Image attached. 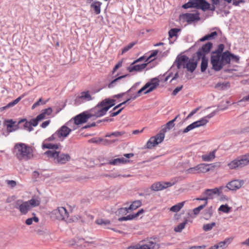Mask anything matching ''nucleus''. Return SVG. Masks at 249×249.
Instances as JSON below:
<instances>
[{
    "label": "nucleus",
    "mask_w": 249,
    "mask_h": 249,
    "mask_svg": "<svg viewBox=\"0 0 249 249\" xmlns=\"http://www.w3.org/2000/svg\"><path fill=\"white\" fill-rule=\"evenodd\" d=\"M115 104V100L106 98L99 102L95 107L88 110L91 118L93 119L105 115L110 108Z\"/></svg>",
    "instance_id": "f257e3e1"
},
{
    "label": "nucleus",
    "mask_w": 249,
    "mask_h": 249,
    "mask_svg": "<svg viewBox=\"0 0 249 249\" xmlns=\"http://www.w3.org/2000/svg\"><path fill=\"white\" fill-rule=\"evenodd\" d=\"M14 152L18 160H28L33 157L32 147L24 143H17L14 147Z\"/></svg>",
    "instance_id": "f03ea898"
},
{
    "label": "nucleus",
    "mask_w": 249,
    "mask_h": 249,
    "mask_svg": "<svg viewBox=\"0 0 249 249\" xmlns=\"http://www.w3.org/2000/svg\"><path fill=\"white\" fill-rule=\"evenodd\" d=\"M175 126V124L173 123V121H169L166 124L161 130L155 136L151 137L146 142L145 146V148L151 149L160 143L164 140L165 137V133L167 131V129H171Z\"/></svg>",
    "instance_id": "7ed1b4c3"
},
{
    "label": "nucleus",
    "mask_w": 249,
    "mask_h": 249,
    "mask_svg": "<svg viewBox=\"0 0 249 249\" xmlns=\"http://www.w3.org/2000/svg\"><path fill=\"white\" fill-rule=\"evenodd\" d=\"M229 60L228 55L225 52L222 55L211 53L210 63L212 66V69L215 71H220L224 66L228 65Z\"/></svg>",
    "instance_id": "20e7f679"
},
{
    "label": "nucleus",
    "mask_w": 249,
    "mask_h": 249,
    "mask_svg": "<svg viewBox=\"0 0 249 249\" xmlns=\"http://www.w3.org/2000/svg\"><path fill=\"white\" fill-rule=\"evenodd\" d=\"M182 7L185 9L188 8H196L206 11L209 8V2L205 0H189L182 5Z\"/></svg>",
    "instance_id": "39448f33"
},
{
    "label": "nucleus",
    "mask_w": 249,
    "mask_h": 249,
    "mask_svg": "<svg viewBox=\"0 0 249 249\" xmlns=\"http://www.w3.org/2000/svg\"><path fill=\"white\" fill-rule=\"evenodd\" d=\"M248 164H249V160L245 154L238 156L231 161L228 164V166L230 169H236L242 168Z\"/></svg>",
    "instance_id": "423d86ee"
},
{
    "label": "nucleus",
    "mask_w": 249,
    "mask_h": 249,
    "mask_svg": "<svg viewBox=\"0 0 249 249\" xmlns=\"http://www.w3.org/2000/svg\"><path fill=\"white\" fill-rule=\"evenodd\" d=\"M72 130L67 127L66 125L62 126L54 133L50 137L46 139L45 141H53L57 140V139H63L67 137L71 132Z\"/></svg>",
    "instance_id": "0eeeda50"
},
{
    "label": "nucleus",
    "mask_w": 249,
    "mask_h": 249,
    "mask_svg": "<svg viewBox=\"0 0 249 249\" xmlns=\"http://www.w3.org/2000/svg\"><path fill=\"white\" fill-rule=\"evenodd\" d=\"M244 182L242 180L235 179L229 182L226 186H222L224 193H227L229 191H236L240 189L244 184Z\"/></svg>",
    "instance_id": "6e6552de"
},
{
    "label": "nucleus",
    "mask_w": 249,
    "mask_h": 249,
    "mask_svg": "<svg viewBox=\"0 0 249 249\" xmlns=\"http://www.w3.org/2000/svg\"><path fill=\"white\" fill-rule=\"evenodd\" d=\"M89 118L91 116L89 111L87 110L76 115L72 119L75 124L79 125L86 123Z\"/></svg>",
    "instance_id": "1a4fd4ad"
},
{
    "label": "nucleus",
    "mask_w": 249,
    "mask_h": 249,
    "mask_svg": "<svg viewBox=\"0 0 249 249\" xmlns=\"http://www.w3.org/2000/svg\"><path fill=\"white\" fill-rule=\"evenodd\" d=\"M53 213L55 215L56 218L59 220H66L68 218L69 213L65 208L58 207L53 211Z\"/></svg>",
    "instance_id": "9d476101"
},
{
    "label": "nucleus",
    "mask_w": 249,
    "mask_h": 249,
    "mask_svg": "<svg viewBox=\"0 0 249 249\" xmlns=\"http://www.w3.org/2000/svg\"><path fill=\"white\" fill-rule=\"evenodd\" d=\"M223 193L224 191L221 186L218 188L206 189L203 194L206 196V197H208V199L213 198L214 195L220 196Z\"/></svg>",
    "instance_id": "9b49d317"
},
{
    "label": "nucleus",
    "mask_w": 249,
    "mask_h": 249,
    "mask_svg": "<svg viewBox=\"0 0 249 249\" xmlns=\"http://www.w3.org/2000/svg\"><path fill=\"white\" fill-rule=\"evenodd\" d=\"M182 18L189 24L200 20L199 13L196 12V13H185L182 15Z\"/></svg>",
    "instance_id": "f8f14e48"
},
{
    "label": "nucleus",
    "mask_w": 249,
    "mask_h": 249,
    "mask_svg": "<svg viewBox=\"0 0 249 249\" xmlns=\"http://www.w3.org/2000/svg\"><path fill=\"white\" fill-rule=\"evenodd\" d=\"M174 184V182H158L153 183L151 186V189L155 191H159L171 187Z\"/></svg>",
    "instance_id": "ddd939ff"
},
{
    "label": "nucleus",
    "mask_w": 249,
    "mask_h": 249,
    "mask_svg": "<svg viewBox=\"0 0 249 249\" xmlns=\"http://www.w3.org/2000/svg\"><path fill=\"white\" fill-rule=\"evenodd\" d=\"M213 43L210 42H208L203 45L196 52L197 59H200L201 57H203V55L206 56V54L210 52Z\"/></svg>",
    "instance_id": "4468645a"
},
{
    "label": "nucleus",
    "mask_w": 249,
    "mask_h": 249,
    "mask_svg": "<svg viewBox=\"0 0 249 249\" xmlns=\"http://www.w3.org/2000/svg\"><path fill=\"white\" fill-rule=\"evenodd\" d=\"M93 98L90 95L89 91H83L81 93V95L77 97L75 99V103L79 105L83 103L91 101Z\"/></svg>",
    "instance_id": "2eb2a0df"
},
{
    "label": "nucleus",
    "mask_w": 249,
    "mask_h": 249,
    "mask_svg": "<svg viewBox=\"0 0 249 249\" xmlns=\"http://www.w3.org/2000/svg\"><path fill=\"white\" fill-rule=\"evenodd\" d=\"M73 242L71 245L74 246L75 248L78 249L86 248L89 244V242L86 241L84 239L79 238L78 237L74 238L73 240Z\"/></svg>",
    "instance_id": "dca6fc26"
},
{
    "label": "nucleus",
    "mask_w": 249,
    "mask_h": 249,
    "mask_svg": "<svg viewBox=\"0 0 249 249\" xmlns=\"http://www.w3.org/2000/svg\"><path fill=\"white\" fill-rule=\"evenodd\" d=\"M159 83L160 81L157 77L151 79L150 82L146 83V85L149 84V86L147 90L144 92V94H147L152 91L159 85Z\"/></svg>",
    "instance_id": "f3484780"
},
{
    "label": "nucleus",
    "mask_w": 249,
    "mask_h": 249,
    "mask_svg": "<svg viewBox=\"0 0 249 249\" xmlns=\"http://www.w3.org/2000/svg\"><path fill=\"white\" fill-rule=\"evenodd\" d=\"M71 160V157L68 154L58 153V157H57L55 163L63 164Z\"/></svg>",
    "instance_id": "a211bd4d"
},
{
    "label": "nucleus",
    "mask_w": 249,
    "mask_h": 249,
    "mask_svg": "<svg viewBox=\"0 0 249 249\" xmlns=\"http://www.w3.org/2000/svg\"><path fill=\"white\" fill-rule=\"evenodd\" d=\"M135 63H132L130 65L127 67V70L130 72H132L133 71H141L143 70L147 66V63H143L142 64L134 65Z\"/></svg>",
    "instance_id": "6ab92c4d"
},
{
    "label": "nucleus",
    "mask_w": 249,
    "mask_h": 249,
    "mask_svg": "<svg viewBox=\"0 0 249 249\" xmlns=\"http://www.w3.org/2000/svg\"><path fill=\"white\" fill-rule=\"evenodd\" d=\"M144 213L143 209L139 210L136 213L130 214L126 216H123L118 218V221L122 222L124 221L131 220L137 218L140 214Z\"/></svg>",
    "instance_id": "aec40b11"
},
{
    "label": "nucleus",
    "mask_w": 249,
    "mask_h": 249,
    "mask_svg": "<svg viewBox=\"0 0 249 249\" xmlns=\"http://www.w3.org/2000/svg\"><path fill=\"white\" fill-rule=\"evenodd\" d=\"M18 124L19 125L20 128L26 130L29 132L32 131L34 130L33 127L31 126L30 122L27 121L26 119H23L19 121Z\"/></svg>",
    "instance_id": "412c9836"
},
{
    "label": "nucleus",
    "mask_w": 249,
    "mask_h": 249,
    "mask_svg": "<svg viewBox=\"0 0 249 249\" xmlns=\"http://www.w3.org/2000/svg\"><path fill=\"white\" fill-rule=\"evenodd\" d=\"M189 60V58L186 55H181L180 57H178L176 58L174 64L177 63V67L178 69H179L181 65H183V67L185 68V63H186Z\"/></svg>",
    "instance_id": "4be33fe9"
},
{
    "label": "nucleus",
    "mask_w": 249,
    "mask_h": 249,
    "mask_svg": "<svg viewBox=\"0 0 249 249\" xmlns=\"http://www.w3.org/2000/svg\"><path fill=\"white\" fill-rule=\"evenodd\" d=\"M16 122L13 121L12 120H6L4 122V124L6 126L7 131L8 132H12L17 130L16 126H15Z\"/></svg>",
    "instance_id": "5701e85b"
},
{
    "label": "nucleus",
    "mask_w": 249,
    "mask_h": 249,
    "mask_svg": "<svg viewBox=\"0 0 249 249\" xmlns=\"http://www.w3.org/2000/svg\"><path fill=\"white\" fill-rule=\"evenodd\" d=\"M210 166L211 167H214L213 164L200 163L198 164L199 173H206L209 171L211 170Z\"/></svg>",
    "instance_id": "b1692460"
},
{
    "label": "nucleus",
    "mask_w": 249,
    "mask_h": 249,
    "mask_svg": "<svg viewBox=\"0 0 249 249\" xmlns=\"http://www.w3.org/2000/svg\"><path fill=\"white\" fill-rule=\"evenodd\" d=\"M197 64V61H194V60L190 59L186 63L185 68H187L188 71L193 72L195 70Z\"/></svg>",
    "instance_id": "393cba45"
},
{
    "label": "nucleus",
    "mask_w": 249,
    "mask_h": 249,
    "mask_svg": "<svg viewBox=\"0 0 249 249\" xmlns=\"http://www.w3.org/2000/svg\"><path fill=\"white\" fill-rule=\"evenodd\" d=\"M102 3L98 1H94L90 5V7L92 9L94 12V13L96 15H98L101 12V6Z\"/></svg>",
    "instance_id": "a878e982"
},
{
    "label": "nucleus",
    "mask_w": 249,
    "mask_h": 249,
    "mask_svg": "<svg viewBox=\"0 0 249 249\" xmlns=\"http://www.w3.org/2000/svg\"><path fill=\"white\" fill-rule=\"evenodd\" d=\"M19 211L22 214H25L27 213L28 211L30 209V206L29 202L25 201L22 202L21 204L19 206Z\"/></svg>",
    "instance_id": "bb28decb"
},
{
    "label": "nucleus",
    "mask_w": 249,
    "mask_h": 249,
    "mask_svg": "<svg viewBox=\"0 0 249 249\" xmlns=\"http://www.w3.org/2000/svg\"><path fill=\"white\" fill-rule=\"evenodd\" d=\"M225 53H227V54L228 55L229 61L227 62L228 65L230 64L231 61H232L233 62L238 63L239 60V56L237 55H235L233 53H232L229 51H225Z\"/></svg>",
    "instance_id": "cd10ccee"
},
{
    "label": "nucleus",
    "mask_w": 249,
    "mask_h": 249,
    "mask_svg": "<svg viewBox=\"0 0 249 249\" xmlns=\"http://www.w3.org/2000/svg\"><path fill=\"white\" fill-rule=\"evenodd\" d=\"M214 210L215 208L213 206L208 207L206 209L204 213V219L209 220L213 215Z\"/></svg>",
    "instance_id": "c85d7f7f"
},
{
    "label": "nucleus",
    "mask_w": 249,
    "mask_h": 249,
    "mask_svg": "<svg viewBox=\"0 0 249 249\" xmlns=\"http://www.w3.org/2000/svg\"><path fill=\"white\" fill-rule=\"evenodd\" d=\"M128 161L127 160L124 158H117L109 161V164L110 165H117L122 163H124Z\"/></svg>",
    "instance_id": "c756f323"
},
{
    "label": "nucleus",
    "mask_w": 249,
    "mask_h": 249,
    "mask_svg": "<svg viewBox=\"0 0 249 249\" xmlns=\"http://www.w3.org/2000/svg\"><path fill=\"white\" fill-rule=\"evenodd\" d=\"M215 151H213L208 154L203 155L202 156V159L204 161H210L215 158Z\"/></svg>",
    "instance_id": "7c9ffc66"
},
{
    "label": "nucleus",
    "mask_w": 249,
    "mask_h": 249,
    "mask_svg": "<svg viewBox=\"0 0 249 249\" xmlns=\"http://www.w3.org/2000/svg\"><path fill=\"white\" fill-rule=\"evenodd\" d=\"M129 74H125L122 76H120L113 80H112L107 86L108 88L109 89L113 88L115 87L118 82L123 78L126 77V76H129Z\"/></svg>",
    "instance_id": "2f4dec72"
},
{
    "label": "nucleus",
    "mask_w": 249,
    "mask_h": 249,
    "mask_svg": "<svg viewBox=\"0 0 249 249\" xmlns=\"http://www.w3.org/2000/svg\"><path fill=\"white\" fill-rule=\"evenodd\" d=\"M201 63L200 66V70L202 72H204L206 70L208 67V60L206 56L203 55V57H201Z\"/></svg>",
    "instance_id": "473e14b6"
},
{
    "label": "nucleus",
    "mask_w": 249,
    "mask_h": 249,
    "mask_svg": "<svg viewBox=\"0 0 249 249\" xmlns=\"http://www.w3.org/2000/svg\"><path fill=\"white\" fill-rule=\"evenodd\" d=\"M230 87L229 82H219L215 86V88L220 90H225Z\"/></svg>",
    "instance_id": "72a5a7b5"
},
{
    "label": "nucleus",
    "mask_w": 249,
    "mask_h": 249,
    "mask_svg": "<svg viewBox=\"0 0 249 249\" xmlns=\"http://www.w3.org/2000/svg\"><path fill=\"white\" fill-rule=\"evenodd\" d=\"M185 203V201L179 202L176 205H175L171 207L170 210L173 212H178L180 209L183 207Z\"/></svg>",
    "instance_id": "f704fd0d"
},
{
    "label": "nucleus",
    "mask_w": 249,
    "mask_h": 249,
    "mask_svg": "<svg viewBox=\"0 0 249 249\" xmlns=\"http://www.w3.org/2000/svg\"><path fill=\"white\" fill-rule=\"evenodd\" d=\"M58 152L56 151H51L48 150L44 153V154L46 155L48 158H53L54 161L56 160L57 157H58Z\"/></svg>",
    "instance_id": "c9c22d12"
},
{
    "label": "nucleus",
    "mask_w": 249,
    "mask_h": 249,
    "mask_svg": "<svg viewBox=\"0 0 249 249\" xmlns=\"http://www.w3.org/2000/svg\"><path fill=\"white\" fill-rule=\"evenodd\" d=\"M208 123V121L206 120L204 117L201 118L200 120L194 122L196 128L204 126Z\"/></svg>",
    "instance_id": "e433bc0d"
},
{
    "label": "nucleus",
    "mask_w": 249,
    "mask_h": 249,
    "mask_svg": "<svg viewBox=\"0 0 249 249\" xmlns=\"http://www.w3.org/2000/svg\"><path fill=\"white\" fill-rule=\"evenodd\" d=\"M208 123V121L206 120L204 117L201 118L200 120L194 122L196 128L204 126Z\"/></svg>",
    "instance_id": "4c0bfd02"
},
{
    "label": "nucleus",
    "mask_w": 249,
    "mask_h": 249,
    "mask_svg": "<svg viewBox=\"0 0 249 249\" xmlns=\"http://www.w3.org/2000/svg\"><path fill=\"white\" fill-rule=\"evenodd\" d=\"M142 205V202L140 200H135L128 207L129 211L135 210Z\"/></svg>",
    "instance_id": "58836bf2"
},
{
    "label": "nucleus",
    "mask_w": 249,
    "mask_h": 249,
    "mask_svg": "<svg viewBox=\"0 0 249 249\" xmlns=\"http://www.w3.org/2000/svg\"><path fill=\"white\" fill-rule=\"evenodd\" d=\"M224 47L225 46L224 44H220L218 45L217 48L215 51H212L211 53L222 55L223 54Z\"/></svg>",
    "instance_id": "ea45409f"
},
{
    "label": "nucleus",
    "mask_w": 249,
    "mask_h": 249,
    "mask_svg": "<svg viewBox=\"0 0 249 249\" xmlns=\"http://www.w3.org/2000/svg\"><path fill=\"white\" fill-rule=\"evenodd\" d=\"M229 241V239H226L223 241L220 242L217 244L214 245L217 247V249H224L227 247Z\"/></svg>",
    "instance_id": "a19ab883"
},
{
    "label": "nucleus",
    "mask_w": 249,
    "mask_h": 249,
    "mask_svg": "<svg viewBox=\"0 0 249 249\" xmlns=\"http://www.w3.org/2000/svg\"><path fill=\"white\" fill-rule=\"evenodd\" d=\"M42 147L43 149H57L58 148V145L57 144L43 143Z\"/></svg>",
    "instance_id": "79ce46f5"
},
{
    "label": "nucleus",
    "mask_w": 249,
    "mask_h": 249,
    "mask_svg": "<svg viewBox=\"0 0 249 249\" xmlns=\"http://www.w3.org/2000/svg\"><path fill=\"white\" fill-rule=\"evenodd\" d=\"M129 210L128 209V208H121L117 210L116 212V215L120 216L126 215L128 213H129Z\"/></svg>",
    "instance_id": "37998d69"
},
{
    "label": "nucleus",
    "mask_w": 249,
    "mask_h": 249,
    "mask_svg": "<svg viewBox=\"0 0 249 249\" xmlns=\"http://www.w3.org/2000/svg\"><path fill=\"white\" fill-rule=\"evenodd\" d=\"M188 220L186 219L183 222L179 224L177 227H175L174 231L176 232H181L185 228Z\"/></svg>",
    "instance_id": "c03bdc74"
},
{
    "label": "nucleus",
    "mask_w": 249,
    "mask_h": 249,
    "mask_svg": "<svg viewBox=\"0 0 249 249\" xmlns=\"http://www.w3.org/2000/svg\"><path fill=\"white\" fill-rule=\"evenodd\" d=\"M215 225L216 223L215 222L204 224L203 226V230L205 231H211Z\"/></svg>",
    "instance_id": "a18cd8bd"
},
{
    "label": "nucleus",
    "mask_w": 249,
    "mask_h": 249,
    "mask_svg": "<svg viewBox=\"0 0 249 249\" xmlns=\"http://www.w3.org/2000/svg\"><path fill=\"white\" fill-rule=\"evenodd\" d=\"M180 31V29L178 28H172L170 29L168 32L169 38L177 36L178 33Z\"/></svg>",
    "instance_id": "49530a36"
},
{
    "label": "nucleus",
    "mask_w": 249,
    "mask_h": 249,
    "mask_svg": "<svg viewBox=\"0 0 249 249\" xmlns=\"http://www.w3.org/2000/svg\"><path fill=\"white\" fill-rule=\"evenodd\" d=\"M127 249H149L146 245L137 244L128 247Z\"/></svg>",
    "instance_id": "de8ad7c7"
},
{
    "label": "nucleus",
    "mask_w": 249,
    "mask_h": 249,
    "mask_svg": "<svg viewBox=\"0 0 249 249\" xmlns=\"http://www.w3.org/2000/svg\"><path fill=\"white\" fill-rule=\"evenodd\" d=\"M149 249H159L160 245L153 241H149L147 244H145Z\"/></svg>",
    "instance_id": "09e8293b"
},
{
    "label": "nucleus",
    "mask_w": 249,
    "mask_h": 249,
    "mask_svg": "<svg viewBox=\"0 0 249 249\" xmlns=\"http://www.w3.org/2000/svg\"><path fill=\"white\" fill-rule=\"evenodd\" d=\"M96 223L100 225L107 226L110 224V221L103 219H98L96 220Z\"/></svg>",
    "instance_id": "8fccbe9b"
},
{
    "label": "nucleus",
    "mask_w": 249,
    "mask_h": 249,
    "mask_svg": "<svg viewBox=\"0 0 249 249\" xmlns=\"http://www.w3.org/2000/svg\"><path fill=\"white\" fill-rule=\"evenodd\" d=\"M207 205V202H206V203H204L203 205H201L195 208L193 210V213L194 214L197 215L199 213L200 211L203 208H204Z\"/></svg>",
    "instance_id": "3c124183"
},
{
    "label": "nucleus",
    "mask_w": 249,
    "mask_h": 249,
    "mask_svg": "<svg viewBox=\"0 0 249 249\" xmlns=\"http://www.w3.org/2000/svg\"><path fill=\"white\" fill-rule=\"evenodd\" d=\"M186 172L187 174H194L199 173L198 165H197L196 166L194 167H191V168L188 169L186 170Z\"/></svg>",
    "instance_id": "603ef678"
},
{
    "label": "nucleus",
    "mask_w": 249,
    "mask_h": 249,
    "mask_svg": "<svg viewBox=\"0 0 249 249\" xmlns=\"http://www.w3.org/2000/svg\"><path fill=\"white\" fill-rule=\"evenodd\" d=\"M219 211H221L225 213H229L230 211V207L228 205H222L218 208Z\"/></svg>",
    "instance_id": "864d4df0"
},
{
    "label": "nucleus",
    "mask_w": 249,
    "mask_h": 249,
    "mask_svg": "<svg viewBox=\"0 0 249 249\" xmlns=\"http://www.w3.org/2000/svg\"><path fill=\"white\" fill-rule=\"evenodd\" d=\"M136 44V42H133L129 43L127 46H125L123 49L122 52V54H123L124 53H125L128 51H129L130 49H131L135 44Z\"/></svg>",
    "instance_id": "5fc2aeb1"
},
{
    "label": "nucleus",
    "mask_w": 249,
    "mask_h": 249,
    "mask_svg": "<svg viewBox=\"0 0 249 249\" xmlns=\"http://www.w3.org/2000/svg\"><path fill=\"white\" fill-rule=\"evenodd\" d=\"M33 221H34L35 222H38L39 219L37 217L35 216L32 218H29L27 219L25 221V223L27 225H31L32 224Z\"/></svg>",
    "instance_id": "6e6d98bb"
},
{
    "label": "nucleus",
    "mask_w": 249,
    "mask_h": 249,
    "mask_svg": "<svg viewBox=\"0 0 249 249\" xmlns=\"http://www.w3.org/2000/svg\"><path fill=\"white\" fill-rule=\"evenodd\" d=\"M30 206L36 207L40 204V201L36 199L32 198L28 201Z\"/></svg>",
    "instance_id": "4d7b16f0"
},
{
    "label": "nucleus",
    "mask_w": 249,
    "mask_h": 249,
    "mask_svg": "<svg viewBox=\"0 0 249 249\" xmlns=\"http://www.w3.org/2000/svg\"><path fill=\"white\" fill-rule=\"evenodd\" d=\"M16 104H17L15 100H14V101L9 103L6 106L0 108V110L1 111L4 110L6 109L7 108L14 107Z\"/></svg>",
    "instance_id": "13d9d810"
},
{
    "label": "nucleus",
    "mask_w": 249,
    "mask_h": 249,
    "mask_svg": "<svg viewBox=\"0 0 249 249\" xmlns=\"http://www.w3.org/2000/svg\"><path fill=\"white\" fill-rule=\"evenodd\" d=\"M194 128H196V126L194 124V123H193L191 124L188 125L185 129H184L182 131V132L183 133H186Z\"/></svg>",
    "instance_id": "bf43d9fd"
},
{
    "label": "nucleus",
    "mask_w": 249,
    "mask_h": 249,
    "mask_svg": "<svg viewBox=\"0 0 249 249\" xmlns=\"http://www.w3.org/2000/svg\"><path fill=\"white\" fill-rule=\"evenodd\" d=\"M46 104V102H42V98H40L37 102H35L32 107V109H34L40 104L44 105Z\"/></svg>",
    "instance_id": "052dcab7"
},
{
    "label": "nucleus",
    "mask_w": 249,
    "mask_h": 249,
    "mask_svg": "<svg viewBox=\"0 0 249 249\" xmlns=\"http://www.w3.org/2000/svg\"><path fill=\"white\" fill-rule=\"evenodd\" d=\"M158 52L159 51L157 50L153 51L151 52V54L149 55V56L146 57V59L145 60V61H149V62H150L151 61L150 60H149L150 59L153 57L156 56L158 53Z\"/></svg>",
    "instance_id": "680f3d73"
},
{
    "label": "nucleus",
    "mask_w": 249,
    "mask_h": 249,
    "mask_svg": "<svg viewBox=\"0 0 249 249\" xmlns=\"http://www.w3.org/2000/svg\"><path fill=\"white\" fill-rule=\"evenodd\" d=\"M5 182L7 183V184L11 188H14L17 185V182L15 180H6Z\"/></svg>",
    "instance_id": "e2e57ef3"
},
{
    "label": "nucleus",
    "mask_w": 249,
    "mask_h": 249,
    "mask_svg": "<svg viewBox=\"0 0 249 249\" xmlns=\"http://www.w3.org/2000/svg\"><path fill=\"white\" fill-rule=\"evenodd\" d=\"M29 122H30V124H31V126L32 127V126H37L38 125V122L39 121L37 120V118L36 117L35 119H32L30 120V121Z\"/></svg>",
    "instance_id": "0e129e2a"
},
{
    "label": "nucleus",
    "mask_w": 249,
    "mask_h": 249,
    "mask_svg": "<svg viewBox=\"0 0 249 249\" xmlns=\"http://www.w3.org/2000/svg\"><path fill=\"white\" fill-rule=\"evenodd\" d=\"M148 86H149V84L146 85V84L144 85V86H143L140 89H139L137 93L138 95H139V96H141L142 92H144L147 90V89L148 88Z\"/></svg>",
    "instance_id": "69168bd1"
},
{
    "label": "nucleus",
    "mask_w": 249,
    "mask_h": 249,
    "mask_svg": "<svg viewBox=\"0 0 249 249\" xmlns=\"http://www.w3.org/2000/svg\"><path fill=\"white\" fill-rule=\"evenodd\" d=\"M124 133L123 131H115L111 133V135L113 137H119L123 135Z\"/></svg>",
    "instance_id": "338daca9"
},
{
    "label": "nucleus",
    "mask_w": 249,
    "mask_h": 249,
    "mask_svg": "<svg viewBox=\"0 0 249 249\" xmlns=\"http://www.w3.org/2000/svg\"><path fill=\"white\" fill-rule=\"evenodd\" d=\"M140 84V82L136 83L130 89H129L126 91V92L128 93V92L135 90L136 89H137V88L139 86Z\"/></svg>",
    "instance_id": "774afa93"
}]
</instances>
